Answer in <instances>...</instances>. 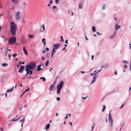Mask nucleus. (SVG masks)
I'll list each match as a JSON object with an SVG mask.
<instances>
[{"label": "nucleus", "instance_id": "f257e3e1", "mask_svg": "<svg viewBox=\"0 0 131 131\" xmlns=\"http://www.w3.org/2000/svg\"><path fill=\"white\" fill-rule=\"evenodd\" d=\"M17 26L15 23L13 21H11L10 23V30L11 33L14 35H16Z\"/></svg>", "mask_w": 131, "mask_h": 131}, {"label": "nucleus", "instance_id": "f03ea898", "mask_svg": "<svg viewBox=\"0 0 131 131\" xmlns=\"http://www.w3.org/2000/svg\"><path fill=\"white\" fill-rule=\"evenodd\" d=\"M63 85V81H61L60 83L57 86V93L58 94H59L60 93V91Z\"/></svg>", "mask_w": 131, "mask_h": 131}, {"label": "nucleus", "instance_id": "7ed1b4c3", "mask_svg": "<svg viewBox=\"0 0 131 131\" xmlns=\"http://www.w3.org/2000/svg\"><path fill=\"white\" fill-rule=\"evenodd\" d=\"M16 38L14 36L10 37L8 40L9 44L10 45L14 44L16 42Z\"/></svg>", "mask_w": 131, "mask_h": 131}, {"label": "nucleus", "instance_id": "20e7f679", "mask_svg": "<svg viewBox=\"0 0 131 131\" xmlns=\"http://www.w3.org/2000/svg\"><path fill=\"white\" fill-rule=\"evenodd\" d=\"M36 67V64L34 63L31 64H30L27 65L26 66V68L27 69H30L34 70Z\"/></svg>", "mask_w": 131, "mask_h": 131}, {"label": "nucleus", "instance_id": "39448f33", "mask_svg": "<svg viewBox=\"0 0 131 131\" xmlns=\"http://www.w3.org/2000/svg\"><path fill=\"white\" fill-rule=\"evenodd\" d=\"M101 71V70H99L97 72H96V70H95L93 72V73H95V74H94V75L93 77V79L91 82V84H92L95 81L97 77V76L96 75L98 72L100 71Z\"/></svg>", "mask_w": 131, "mask_h": 131}, {"label": "nucleus", "instance_id": "423d86ee", "mask_svg": "<svg viewBox=\"0 0 131 131\" xmlns=\"http://www.w3.org/2000/svg\"><path fill=\"white\" fill-rule=\"evenodd\" d=\"M20 13L18 11L17 12L15 15V18L17 20H19L21 19V17L20 15Z\"/></svg>", "mask_w": 131, "mask_h": 131}, {"label": "nucleus", "instance_id": "0eeeda50", "mask_svg": "<svg viewBox=\"0 0 131 131\" xmlns=\"http://www.w3.org/2000/svg\"><path fill=\"white\" fill-rule=\"evenodd\" d=\"M25 70L26 71L27 74H26V75L27 74H31L32 73V71L29 69H27L26 68V69H25Z\"/></svg>", "mask_w": 131, "mask_h": 131}, {"label": "nucleus", "instance_id": "6e6552de", "mask_svg": "<svg viewBox=\"0 0 131 131\" xmlns=\"http://www.w3.org/2000/svg\"><path fill=\"white\" fill-rule=\"evenodd\" d=\"M61 45L60 44H58L57 45H54L53 46V48L56 50H57L59 49L60 46Z\"/></svg>", "mask_w": 131, "mask_h": 131}, {"label": "nucleus", "instance_id": "1a4fd4ad", "mask_svg": "<svg viewBox=\"0 0 131 131\" xmlns=\"http://www.w3.org/2000/svg\"><path fill=\"white\" fill-rule=\"evenodd\" d=\"M24 68V66H21L18 72L19 73L22 72L23 71Z\"/></svg>", "mask_w": 131, "mask_h": 131}, {"label": "nucleus", "instance_id": "9d476101", "mask_svg": "<svg viewBox=\"0 0 131 131\" xmlns=\"http://www.w3.org/2000/svg\"><path fill=\"white\" fill-rule=\"evenodd\" d=\"M27 41L25 38H24L23 37L21 39V42L22 43L25 44L27 42Z\"/></svg>", "mask_w": 131, "mask_h": 131}, {"label": "nucleus", "instance_id": "9b49d317", "mask_svg": "<svg viewBox=\"0 0 131 131\" xmlns=\"http://www.w3.org/2000/svg\"><path fill=\"white\" fill-rule=\"evenodd\" d=\"M42 65L41 64L39 65L38 66L37 69L36 70V71H39L41 70L42 69H43V68H41V66Z\"/></svg>", "mask_w": 131, "mask_h": 131}, {"label": "nucleus", "instance_id": "f8f14e48", "mask_svg": "<svg viewBox=\"0 0 131 131\" xmlns=\"http://www.w3.org/2000/svg\"><path fill=\"white\" fill-rule=\"evenodd\" d=\"M54 89V85L53 84H51L49 87V90L50 91H52Z\"/></svg>", "mask_w": 131, "mask_h": 131}, {"label": "nucleus", "instance_id": "ddd939ff", "mask_svg": "<svg viewBox=\"0 0 131 131\" xmlns=\"http://www.w3.org/2000/svg\"><path fill=\"white\" fill-rule=\"evenodd\" d=\"M108 121L111 125L112 126L113 121L112 117L108 118Z\"/></svg>", "mask_w": 131, "mask_h": 131}, {"label": "nucleus", "instance_id": "4468645a", "mask_svg": "<svg viewBox=\"0 0 131 131\" xmlns=\"http://www.w3.org/2000/svg\"><path fill=\"white\" fill-rule=\"evenodd\" d=\"M23 51L25 54L27 55H28V53H27V51L25 47L24 46L23 47Z\"/></svg>", "mask_w": 131, "mask_h": 131}, {"label": "nucleus", "instance_id": "2eb2a0df", "mask_svg": "<svg viewBox=\"0 0 131 131\" xmlns=\"http://www.w3.org/2000/svg\"><path fill=\"white\" fill-rule=\"evenodd\" d=\"M14 88V87L13 86V87H12V89H9L7 90L6 91V92H12Z\"/></svg>", "mask_w": 131, "mask_h": 131}, {"label": "nucleus", "instance_id": "dca6fc26", "mask_svg": "<svg viewBox=\"0 0 131 131\" xmlns=\"http://www.w3.org/2000/svg\"><path fill=\"white\" fill-rule=\"evenodd\" d=\"M116 27H115V29L116 30H117L118 28H120V26L118 25L117 24H116L115 25Z\"/></svg>", "mask_w": 131, "mask_h": 131}, {"label": "nucleus", "instance_id": "f3484780", "mask_svg": "<svg viewBox=\"0 0 131 131\" xmlns=\"http://www.w3.org/2000/svg\"><path fill=\"white\" fill-rule=\"evenodd\" d=\"M50 125L49 124H48L46 126V127L45 128V129L46 130H48V129L50 127Z\"/></svg>", "mask_w": 131, "mask_h": 131}, {"label": "nucleus", "instance_id": "a211bd4d", "mask_svg": "<svg viewBox=\"0 0 131 131\" xmlns=\"http://www.w3.org/2000/svg\"><path fill=\"white\" fill-rule=\"evenodd\" d=\"M11 1L13 3L15 4L18 3V0H11Z\"/></svg>", "mask_w": 131, "mask_h": 131}, {"label": "nucleus", "instance_id": "6ab92c4d", "mask_svg": "<svg viewBox=\"0 0 131 131\" xmlns=\"http://www.w3.org/2000/svg\"><path fill=\"white\" fill-rule=\"evenodd\" d=\"M25 121V118H23L22 119H21L20 121V122H22V125H21L22 126L23 125V123Z\"/></svg>", "mask_w": 131, "mask_h": 131}, {"label": "nucleus", "instance_id": "aec40b11", "mask_svg": "<svg viewBox=\"0 0 131 131\" xmlns=\"http://www.w3.org/2000/svg\"><path fill=\"white\" fill-rule=\"evenodd\" d=\"M92 29L93 32H94L96 31L95 28L94 26H92Z\"/></svg>", "mask_w": 131, "mask_h": 131}, {"label": "nucleus", "instance_id": "412c9836", "mask_svg": "<svg viewBox=\"0 0 131 131\" xmlns=\"http://www.w3.org/2000/svg\"><path fill=\"white\" fill-rule=\"evenodd\" d=\"M115 36V33H114L113 35L110 37V38L113 39Z\"/></svg>", "mask_w": 131, "mask_h": 131}, {"label": "nucleus", "instance_id": "4be33fe9", "mask_svg": "<svg viewBox=\"0 0 131 131\" xmlns=\"http://www.w3.org/2000/svg\"><path fill=\"white\" fill-rule=\"evenodd\" d=\"M28 37L29 38H32L34 36L33 35H28Z\"/></svg>", "mask_w": 131, "mask_h": 131}, {"label": "nucleus", "instance_id": "5701e85b", "mask_svg": "<svg viewBox=\"0 0 131 131\" xmlns=\"http://www.w3.org/2000/svg\"><path fill=\"white\" fill-rule=\"evenodd\" d=\"M40 79H42L43 80V81H46V79L44 77H41L40 78Z\"/></svg>", "mask_w": 131, "mask_h": 131}, {"label": "nucleus", "instance_id": "b1692460", "mask_svg": "<svg viewBox=\"0 0 131 131\" xmlns=\"http://www.w3.org/2000/svg\"><path fill=\"white\" fill-rule=\"evenodd\" d=\"M8 65V64L7 63H3L2 64V66L3 67L7 66Z\"/></svg>", "mask_w": 131, "mask_h": 131}, {"label": "nucleus", "instance_id": "393cba45", "mask_svg": "<svg viewBox=\"0 0 131 131\" xmlns=\"http://www.w3.org/2000/svg\"><path fill=\"white\" fill-rule=\"evenodd\" d=\"M22 116H23L22 115V116H21L20 117H19V118H17V119H15L14 120H13L14 119H12V121H17L18 120L19 118H20Z\"/></svg>", "mask_w": 131, "mask_h": 131}, {"label": "nucleus", "instance_id": "a878e982", "mask_svg": "<svg viewBox=\"0 0 131 131\" xmlns=\"http://www.w3.org/2000/svg\"><path fill=\"white\" fill-rule=\"evenodd\" d=\"M105 105H103V108L102 110V112H103L104 111L105 108Z\"/></svg>", "mask_w": 131, "mask_h": 131}, {"label": "nucleus", "instance_id": "bb28decb", "mask_svg": "<svg viewBox=\"0 0 131 131\" xmlns=\"http://www.w3.org/2000/svg\"><path fill=\"white\" fill-rule=\"evenodd\" d=\"M49 63V61L48 60L47 61L46 63V65H45L46 66H47L48 65Z\"/></svg>", "mask_w": 131, "mask_h": 131}, {"label": "nucleus", "instance_id": "cd10ccee", "mask_svg": "<svg viewBox=\"0 0 131 131\" xmlns=\"http://www.w3.org/2000/svg\"><path fill=\"white\" fill-rule=\"evenodd\" d=\"M56 50H56V49H54L53 48L52 53H54Z\"/></svg>", "mask_w": 131, "mask_h": 131}, {"label": "nucleus", "instance_id": "c85d7f7f", "mask_svg": "<svg viewBox=\"0 0 131 131\" xmlns=\"http://www.w3.org/2000/svg\"><path fill=\"white\" fill-rule=\"evenodd\" d=\"M22 63H18L17 65V67L18 68L20 66V65Z\"/></svg>", "mask_w": 131, "mask_h": 131}, {"label": "nucleus", "instance_id": "c756f323", "mask_svg": "<svg viewBox=\"0 0 131 131\" xmlns=\"http://www.w3.org/2000/svg\"><path fill=\"white\" fill-rule=\"evenodd\" d=\"M79 9H81L82 8V5H81V4H80L79 5Z\"/></svg>", "mask_w": 131, "mask_h": 131}, {"label": "nucleus", "instance_id": "7c9ffc66", "mask_svg": "<svg viewBox=\"0 0 131 131\" xmlns=\"http://www.w3.org/2000/svg\"><path fill=\"white\" fill-rule=\"evenodd\" d=\"M42 41L43 43L45 42V38H43V39H42Z\"/></svg>", "mask_w": 131, "mask_h": 131}, {"label": "nucleus", "instance_id": "2f4dec72", "mask_svg": "<svg viewBox=\"0 0 131 131\" xmlns=\"http://www.w3.org/2000/svg\"><path fill=\"white\" fill-rule=\"evenodd\" d=\"M23 5L24 7H25L26 5V3L24 2V3H23Z\"/></svg>", "mask_w": 131, "mask_h": 131}, {"label": "nucleus", "instance_id": "473e14b6", "mask_svg": "<svg viewBox=\"0 0 131 131\" xmlns=\"http://www.w3.org/2000/svg\"><path fill=\"white\" fill-rule=\"evenodd\" d=\"M27 89H26L25 90V92H26V91H29V90L30 89L29 87L27 88Z\"/></svg>", "mask_w": 131, "mask_h": 131}, {"label": "nucleus", "instance_id": "72a5a7b5", "mask_svg": "<svg viewBox=\"0 0 131 131\" xmlns=\"http://www.w3.org/2000/svg\"><path fill=\"white\" fill-rule=\"evenodd\" d=\"M8 56L9 57V59L10 60V59L11 55L10 54H9L8 55Z\"/></svg>", "mask_w": 131, "mask_h": 131}, {"label": "nucleus", "instance_id": "f704fd0d", "mask_svg": "<svg viewBox=\"0 0 131 131\" xmlns=\"http://www.w3.org/2000/svg\"><path fill=\"white\" fill-rule=\"evenodd\" d=\"M17 55V54L16 53L15 54H14L12 55V56L14 57H15Z\"/></svg>", "mask_w": 131, "mask_h": 131}, {"label": "nucleus", "instance_id": "c9c22d12", "mask_svg": "<svg viewBox=\"0 0 131 131\" xmlns=\"http://www.w3.org/2000/svg\"><path fill=\"white\" fill-rule=\"evenodd\" d=\"M87 97H88L87 96L86 97H81V98H82V99L83 100H84V99H86Z\"/></svg>", "mask_w": 131, "mask_h": 131}, {"label": "nucleus", "instance_id": "e433bc0d", "mask_svg": "<svg viewBox=\"0 0 131 131\" xmlns=\"http://www.w3.org/2000/svg\"><path fill=\"white\" fill-rule=\"evenodd\" d=\"M111 117V114L110 113L108 115V118Z\"/></svg>", "mask_w": 131, "mask_h": 131}, {"label": "nucleus", "instance_id": "4c0bfd02", "mask_svg": "<svg viewBox=\"0 0 131 131\" xmlns=\"http://www.w3.org/2000/svg\"><path fill=\"white\" fill-rule=\"evenodd\" d=\"M56 8V6L54 5L53 6V7H52V9H54Z\"/></svg>", "mask_w": 131, "mask_h": 131}, {"label": "nucleus", "instance_id": "58836bf2", "mask_svg": "<svg viewBox=\"0 0 131 131\" xmlns=\"http://www.w3.org/2000/svg\"><path fill=\"white\" fill-rule=\"evenodd\" d=\"M43 28V30H45V27H44V25H43L42 26H41V28Z\"/></svg>", "mask_w": 131, "mask_h": 131}, {"label": "nucleus", "instance_id": "ea45409f", "mask_svg": "<svg viewBox=\"0 0 131 131\" xmlns=\"http://www.w3.org/2000/svg\"><path fill=\"white\" fill-rule=\"evenodd\" d=\"M124 105V104H122V105L119 108H120V109L122 108L123 107Z\"/></svg>", "mask_w": 131, "mask_h": 131}, {"label": "nucleus", "instance_id": "a19ab883", "mask_svg": "<svg viewBox=\"0 0 131 131\" xmlns=\"http://www.w3.org/2000/svg\"><path fill=\"white\" fill-rule=\"evenodd\" d=\"M58 101L60 100V99L59 97H57L56 99Z\"/></svg>", "mask_w": 131, "mask_h": 131}, {"label": "nucleus", "instance_id": "79ce46f5", "mask_svg": "<svg viewBox=\"0 0 131 131\" xmlns=\"http://www.w3.org/2000/svg\"><path fill=\"white\" fill-rule=\"evenodd\" d=\"M53 1L52 0H50V4H52V3Z\"/></svg>", "mask_w": 131, "mask_h": 131}, {"label": "nucleus", "instance_id": "37998d69", "mask_svg": "<svg viewBox=\"0 0 131 131\" xmlns=\"http://www.w3.org/2000/svg\"><path fill=\"white\" fill-rule=\"evenodd\" d=\"M49 50V49L48 48H46V52H47Z\"/></svg>", "mask_w": 131, "mask_h": 131}, {"label": "nucleus", "instance_id": "c03bdc74", "mask_svg": "<svg viewBox=\"0 0 131 131\" xmlns=\"http://www.w3.org/2000/svg\"><path fill=\"white\" fill-rule=\"evenodd\" d=\"M85 38L86 40H88V39L86 37V34H85Z\"/></svg>", "mask_w": 131, "mask_h": 131}, {"label": "nucleus", "instance_id": "a18cd8bd", "mask_svg": "<svg viewBox=\"0 0 131 131\" xmlns=\"http://www.w3.org/2000/svg\"><path fill=\"white\" fill-rule=\"evenodd\" d=\"M61 40L62 42L63 41V37L62 36L61 37Z\"/></svg>", "mask_w": 131, "mask_h": 131}, {"label": "nucleus", "instance_id": "49530a36", "mask_svg": "<svg viewBox=\"0 0 131 131\" xmlns=\"http://www.w3.org/2000/svg\"><path fill=\"white\" fill-rule=\"evenodd\" d=\"M22 22L23 23H25V20L23 19L22 20Z\"/></svg>", "mask_w": 131, "mask_h": 131}, {"label": "nucleus", "instance_id": "de8ad7c7", "mask_svg": "<svg viewBox=\"0 0 131 131\" xmlns=\"http://www.w3.org/2000/svg\"><path fill=\"white\" fill-rule=\"evenodd\" d=\"M96 34L99 35H102V34H100L99 32H96Z\"/></svg>", "mask_w": 131, "mask_h": 131}, {"label": "nucleus", "instance_id": "09e8293b", "mask_svg": "<svg viewBox=\"0 0 131 131\" xmlns=\"http://www.w3.org/2000/svg\"><path fill=\"white\" fill-rule=\"evenodd\" d=\"M56 2L57 4H58V0H56Z\"/></svg>", "mask_w": 131, "mask_h": 131}, {"label": "nucleus", "instance_id": "8fccbe9b", "mask_svg": "<svg viewBox=\"0 0 131 131\" xmlns=\"http://www.w3.org/2000/svg\"><path fill=\"white\" fill-rule=\"evenodd\" d=\"M124 67L125 69H126V68H127V66L126 65H124Z\"/></svg>", "mask_w": 131, "mask_h": 131}, {"label": "nucleus", "instance_id": "3c124183", "mask_svg": "<svg viewBox=\"0 0 131 131\" xmlns=\"http://www.w3.org/2000/svg\"><path fill=\"white\" fill-rule=\"evenodd\" d=\"M102 9H105V5H104L102 7Z\"/></svg>", "mask_w": 131, "mask_h": 131}, {"label": "nucleus", "instance_id": "603ef678", "mask_svg": "<svg viewBox=\"0 0 131 131\" xmlns=\"http://www.w3.org/2000/svg\"><path fill=\"white\" fill-rule=\"evenodd\" d=\"M65 43H68V41L67 40H66L65 41Z\"/></svg>", "mask_w": 131, "mask_h": 131}, {"label": "nucleus", "instance_id": "864d4df0", "mask_svg": "<svg viewBox=\"0 0 131 131\" xmlns=\"http://www.w3.org/2000/svg\"><path fill=\"white\" fill-rule=\"evenodd\" d=\"M94 74L92 73H90V75L91 76H92Z\"/></svg>", "mask_w": 131, "mask_h": 131}, {"label": "nucleus", "instance_id": "5fc2aeb1", "mask_svg": "<svg viewBox=\"0 0 131 131\" xmlns=\"http://www.w3.org/2000/svg\"><path fill=\"white\" fill-rule=\"evenodd\" d=\"M4 15L3 13H2L0 14V16L1 17L2 16Z\"/></svg>", "mask_w": 131, "mask_h": 131}, {"label": "nucleus", "instance_id": "6e6d98bb", "mask_svg": "<svg viewBox=\"0 0 131 131\" xmlns=\"http://www.w3.org/2000/svg\"><path fill=\"white\" fill-rule=\"evenodd\" d=\"M54 53H52V54H51V56H52V57L53 56V55L54 54Z\"/></svg>", "mask_w": 131, "mask_h": 131}, {"label": "nucleus", "instance_id": "4d7b16f0", "mask_svg": "<svg viewBox=\"0 0 131 131\" xmlns=\"http://www.w3.org/2000/svg\"><path fill=\"white\" fill-rule=\"evenodd\" d=\"M56 81H55L52 84H53V85H54H54L56 83Z\"/></svg>", "mask_w": 131, "mask_h": 131}, {"label": "nucleus", "instance_id": "13d9d810", "mask_svg": "<svg viewBox=\"0 0 131 131\" xmlns=\"http://www.w3.org/2000/svg\"><path fill=\"white\" fill-rule=\"evenodd\" d=\"M69 124L71 125V126H72V123H71V122H70L69 123Z\"/></svg>", "mask_w": 131, "mask_h": 131}, {"label": "nucleus", "instance_id": "bf43d9fd", "mask_svg": "<svg viewBox=\"0 0 131 131\" xmlns=\"http://www.w3.org/2000/svg\"><path fill=\"white\" fill-rule=\"evenodd\" d=\"M67 116L68 115H69L70 116H71V114H67Z\"/></svg>", "mask_w": 131, "mask_h": 131}, {"label": "nucleus", "instance_id": "052dcab7", "mask_svg": "<svg viewBox=\"0 0 131 131\" xmlns=\"http://www.w3.org/2000/svg\"><path fill=\"white\" fill-rule=\"evenodd\" d=\"M42 53H45V50L43 51H42Z\"/></svg>", "mask_w": 131, "mask_h": 131}, {"label": "nucleus", "instance_id": "680f3d73", "mask_svg": "<svg viewBox=\"0 0 131 131\" xmlns=\"http://www.w3.org/2000/svg\"><path fill=\"white\" fill-rule=\"evenodd\" d=\"M5 97H7V94L6 93H5Z\"/></svg>", "mask_w": 131, "mask_h": 131}, {"label": "nucleus", "instance_id": "e2e57ef3", "mask_svg": "<svg viewBox=\"0 0 131 131\" xmlns=\"http://www.w3.org/2000/svg\"><path fill=\"white\" fill-rule=\"evenodd\" d=\"M42 58V59L43 60H44V57H42V58Z\"/></svg>", "mask_w": 131, "mask_h": 131}, {"label": "nucleus", "instance_id": "0e129e2a", "mask_svg": "<svg viewBox=\"0 0 131 131\" xmlns=\"http://www.w3.org/2000/svg\"><path fill=\"white\" fill-rule=\"evenodd\" d=\"M94 57V56L93 55H92V59L93 60V58Z\"/></svg>", "mask_w": 131, "mask_h": 131}, {"label": "nucleus", "instance_id": "69168bd1", "mask_svg": "<svg viewBox=\"0 0 131 131\" xmlns=\"http://www.w3.org/2000/svg\"><path fill=\"white\" fill-rule=\"evenodd\" d=\"M130 69H131V60L130 61Z\"/></svg>", "mask_w": 131, "mask_h": 131}, {"label": "nucleus", "instance_id": "338daca9", "mask_svg": "<svg viewBox=\"0 0 131 131\" xmlns=\"http://www.w3.org/2000/svg\"><path fill=\"white\" fill-rule=\"evenodd\" d=\"M1 129L2 131H3V128H1Z\"/></svg>", "mask_w": 131, "mask_h": 131}, {"label": "nucleus", "instance_id": "774afa93", "mask_svg": "<svg viewBox=\"0 0 131 131\" xmlns=\"http://www.w3.org/2000/svg\"><path fill=\"white\" fill-rule=\"evenodd\" d=\"M115 74H116V75H117V71H115Z\"/></svg>", "mask_w": 131, "mask_h": 131}]
</instances>
